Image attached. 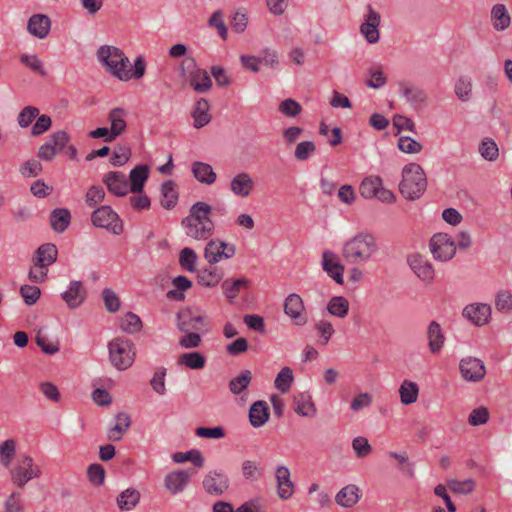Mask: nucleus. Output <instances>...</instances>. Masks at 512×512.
I'll use <instances>...</instances> for the list:
<instances>
[{"label": "nucleus", "mask_w": 512, "mask_h": 512, "mask_svg": "<svg viewBox=\"0 0 512 512\" xmlns=\"http://www.w3.org/2000/svg\"><path fill=\"white\" fill-rule=\"evenodd\" d=\"M277 494L280 499L287 500L294 494V483L291 481L290 470L286 466H278L275 471Z\"/></svg>", "instance_id": "23"}, {"label": "nucleus", "mask_w": 512, "mask_h": 512, "mask_svg": "<svg viewBox=\"0 0 512 512\" xmlns=\"http://www.w3.org/2000/svg\"><path fill=\"white\" fill-rule=\"evenodd\" d=\"M229 189L234 196L247 198L255 189V181L249 173L240 172L231 179Z\"/></svg>", "instance_id": "17"}, {"label": "nucleus", "mask_w": 512, "mask_h": 512, "mask_svg": "<svg viewBox=\"0 0 512 512\" xmlns=\"http://www.w3.org/2000/svg\"><path fill=\"white\" fill-rule=\"evenodd\" d=\"M294 381L293 371L290 367L286 366L277 374L274 385L281 393H287Z\"/></svg>", "instance_id": "46"}, {"label": "nucleus", "mask_w": 512, "mask_h": 512, "mask_svg": "<svg viewBox=\"0 0 512 512\" xmlns=\"http://www.w3.org/2000/svg\"><path fill=\"white\" fill-rule=\"evenodd\" d=\"M370 78L367 80V85L371 88H381L387 82V79L380 66L372 67L368 71Z\"/></svg>", "instance_id": "62"}, {"label": "nucleus", "mask_w": 512, "mask_h": 512, "mask_svg": "<svg viewBox=\"0 0 512 512\" xmlns=\"http://www.w3.org/2000/svg\"><path fill=\"white\" fill-rule=\"evenodd\" d=\"M228 485L229 481L227 476L217 471L209 472L203 480L204 489L207 493L212 495H221L227 490Z\"/></svg>", "instance_id": "25"}, {"label": "nucleus", "mask_w": 512, "mask_h": 512, "mask_svg": "<svg viewBox=\"0 0 512 512\" xmlns=\"http://www.w3.org/2000/svg\"><path fill=\"white\" fill-rule=\"evenodd\" d=\"M495 307L498 311L508 312L512 309V294L510 291L501 290L496 294Z\"/></svg>", "instance_id": "64"}, {"label": "nucleus", "mask_w": 512, "mask_h": 512, "mask_svg": "<svg viewBox=\"0 0 512 512\" xmlns=\"http://www.w3.org/2000/svg\"><path fill=\"white\" fill-rule=\"evenodd\" d=\"M430 252L437 261H450L456 254V244L446 233H437L429 242Z\"/></svg>", "instance_id": "9"}, {"label": "nucleus", "mask_w": 512, "mask_h": 512, "mask_svg": "<svg viewBox=\"0 0 512 512\" xmlns=\"http://www.w3.org/2000/svg\"><path fill=\"white\" fill-rule=\"evenodd\" d=\"M58 250L56 245L46 243L41 245L35 252L33 263H39L49 267L57 260Z\"/></svg>", "instance_id": "37"}, {"label": "nucleus", "mask_w": 512, "mask_h": 512, "mask_svg": "<svg viewBox=\"0 0 512 512\" xmlns=\"http://www.w3.org/2000/svg\"><path fill=\"white\" fill-rule=\"evenodd\" d=\"M212 207L206 202L198 201L194 203L187 217L182 220V226L185 234L195 240L209 239L215 229L214 222L211 219Z\"/></svg>", "instance_id": "2"}, {"label": "nucleus", "mask_w": 512, "mask_h": 512, "mask_svg": "<svg viewBox=\"0 0 512 512\" xmlns=\"http://www.w3.org/2000/svg\"><path fill=\"white\" fill-rule=\"evenodd\" d=\"M269 408L265 401H256L249 410L250 424L254 428L262 427L269 419Z\"/></svg>", "instance_id": "34"}, {"label": "nucleus", "mask_w": 512, "mask_h": 512, "mask_svg": "<svg viewBox=\"0 0 512 512\" xmlns=\"http://www.w3.org/2000/svg\"><path fill=\"white\" fill-rule=\"evenodd\" d=\"M96 56L105 71L119 81L138 80L145 75L146 62L142 56H137L132 65L126 54L112 45L100 46Z\"/></svg>", "instance_id": "1"}, {"label": "nucleus", "mask_w": 512, "mask_h": 512, "mask_svg": "<svg viewBox=\"0 0 512 512\" xmlns=\"http://www.w3.org/2000/svg\"><path fill=\"white\" fill-rule=\"evenodd\" d=\"M87 476L93 485L100 486L105 480V470L102 465L94 463L88 466Z\"/></svg>", "instance_id": "63"}, {"label": "nucleus", "mask_w": 512, "mask_h": 512, "mask_svg": "<svg viewBox=\"0 0 512 512\" xmlns=\"http://www.w3.org/2000/svg\"><path fill=\"white\" fill-rule=\"evenodd\" d=\"M172 459L175 463L192 462L196 467L201 468L204 464V458L199 450H190L187 452H176Z\"/></svg>", "instance_id": "50"}, {"label": "nucleus", "mask_w": 512, "mask_h": 512, "mask_svg": "<svg viewBox=\"0 0 512 512\" xmlns=\"http://www.w3.org/2000/svg\"><path fill=\"white\" fill-rule=\"evenodd\" d=\"M16 453V442L13 439L5 440L0 445V462L4 467H9Z\"/></svg>", "instance_id": "53"}, {"label": "nucleus", "mask_w": 512, "mask_h": 512, "mask_svg": "<svg viewBox=\"0 0 512 512\" xmlns=\"http://www.w3.org/2000/svg\"><path fill=\"white\" fill-rule=\"evenodd\" d=\"M190 86L198 93L207 92L212 86V80L207 71L195 67L188 76Z\"/></svg>", "instance_id": "29"}, {"label": "nucleus", "mask_w": 512, "mask_h": 512, "mask_svg": "<svg viewBox=\"0 0 512 512\" xmlns=\"http://www.w3.org/2000/svg\"><path fill=\"white\" fill-rule=\"evenodd\" d=\"M427 187L424 170L417 163H409L402 169V180L399 184L400 193L408 200L421 197Z\"/></svg>", "instance_id": "4"}, {"label": "nucleus", "mask_w": 512, "mask_h": 512, "mask_svg": "<svg viewBox=\"0 0 512 512\" xmlns=\"http://www.w3.org/2000/svg\"><path fill=\"white\" fill-rule=\"evenodd\" d=\"M105 191L101 186H91L85 195V202L89 207H95L104 200Z\"/></svg>", "instance_id": "61"}, {"label": "nucleus", "mask_w": 512, "mask_h": 512, "mask_svg": "<svg viewBox=\"0 0 512 512\" xmlns=\"http://www.w3.org/2000/svg\"><path fill=\"white\" fill-rule=\"evenodd\" d=\"M399 395L402 404H413L418 399L419 387L415 382L411 380H404L399 387Z\"/></svg>", "instance_id": "43"}, {"label": "nucleus", "mask_w": 512, "mask_h": 512, "mask_svg": "<svg viewBox=\"0 0 512 512\" xmlns=\"http://www.w3.org/2000/svg\"><path fill=\"white\" fill-rule=\"evenodd\" d=\"M381 15L371 5L366 7L360 33L369 44H375L380 39Z\"/></svg>", "instance_id": "10"}, {"label": "nucleus", "mask_w": 512, "mask_h": 512, "mask_svg": "<svg viewBox=\"0 0 512 512\" xmlns=\"http://www.w3.org/2000/svg\"><path fill=\"white\" fill-rule=\"evenodd\" d=\"M359 499V488L352 484L343 487L335 496L336 503L345 508L353 507Z\"/></svg>", "instance_id": "35"}, {"label": "nucleus", "mask_w": 512, "mask_h": 512, "mask_svg": "<svg viewBox=\"0 0 512 512\" xmlns=\"http://www.w3.org/2000/svg\"><path fill=\"white\" fill-rule=\"evenodd\" d=\"M161 205L165 209H172L178 201L177 186L174 181L167 180L161 186Z\"/></svg>", "instance_id": "41"}, {"label": "nucleus", "mask_w": 512, "mask_h": 512, "mask_svg": "<svg viewBox=\"0 0 512 512\" xmlns=\"http://www.w3.org/2000/svg\"><path fill=\"white\" fill-rule=\"evenodd\" d=\"M427 338L430 352L432 354L439 353L444 345L445 336L438 322L432 321L429 324L427 329Z\"/></svg>", "instance_id": "33"}, {"label": "nucleus", "mask_w": 512, "mask_h": 512, "mask_svg": "<svg viewBox=\"0 0 512 512\" xmlns=\"http://www.w3.org/2000/svg\"><path fill=\"white\" fill-rule=\"evenodd\" d=\"M463 316L477 326L485 325L491 317V307L484 303L467 305L463 309Z\"/></svg>", "instance_id": "22"}, {"label": "nucleus", "mask_w": 512, "mask_h": 512, "mask_svg": "<svg viewBox=\"0 0 512 512\" xmlns=\"http://www.w3.org/2000/svg\"><path fill=\"white\" fill-rule=\"evenodd\" d=\"M322 268L323 270L337 283L342 285L344 283L343 274L345 267L341 263L339 256L330 250H326L322 254Z\"/></svg>", "instance_id": "16"}, {"label": "nucleus", "mask_w": 512, "mask_h": 512, "mask_svg": "<svg viewBox=\"0 0 512 512\" xmlns=\"http://www.w3.org/2000/svg\"><path fill=\"white\" fill-rule=\"evenodd\" d=\"M407 263L413 273L424 283L431 284L435 279L432 263L423 255L414 253L408 256Z\"/></svg>", "instance_id": "13"}, {"label": "nucleus", "mask_w": 512, "mask_h": 512, "mask_svg": "<svg viewBox=\"0 0 512 512\" xmlns=\"http://www.w3.org/2000/svg\"><path fill=\"white\" fill-rule=\"evenodd\" d=\"M447 485L453 493L457 494H469L475 489V482L472 479L463 481L453 479L449 480Z\"/></svg>", "instance_id": "59"}, {"label": "nucleus", "mask_w": 512, "mask_h": 512, "mask_svg": "<svg viewBox=\"0 0 512 512\" xmlns=\"http://www.w3.org/2000/svg\"><path fill=\"white\" fill-rule=\"evenodd\" d=\"M177 363L192 370H200L205 367L206 358L200 352H188L181 354L178 357Z\"/></svg>", "instance_id": "42"}, {"label": "nucleus", "mask_w": 512, "mask_h": 512, "mask_svg": "<svg viewBox=\"0 0 512 512\" xmlns=\"http://www.w3.org/2000/svg\"><path fill=\"white\" fill-rule=\"evenodd\" d=\"M149 177V168L146 165H138L130 172V186L129 189L132 193H140L143 191L145 182Z\"/></svg>", "instance_id": "38"}, {"label": "nucleus", "mask_w": 512, "mask_h": 512, "mask_svg": "<svg viewBox=\"0 0 512 512\" xmlns=\"http://www.w3.org/2000/svg\"><path fill=\"white\" fill-rule=\"evenodd\" d=\"M208 25L217 29L219 36L226 40L227 38V27L224 22V16L221 10L215 11L208 20Z\"/></svg>", "instance_id": "60"}, {"label": "nucleus", "mask_w": 512, "mask_h": 512, "mask_svg": "<svg viewBox=\"0 0 512 512\" xmlns=\"http://www.w3.org/2000/svg\"><path fill=\"white\" fill-rule=\"evenodd\" d=\"M479 152L481 156L488 161L496 160L499 155L498 146L491 139H485L481 142Z\"/></svg>", "instance_id": "58"}, {"label": "nucleus", "mask_w": 512, "mask_h": 512, "mask_svg": "<svg viewBox=\"0 0 512 512\" xmlns=\"http://www.w3.org/2000/svg\"><path fill=\"white\" fill-rule=\"evenodd\" d=\"M140 500V493L136 489H126L117 497V505L122 511L132 510Z\"/></svg>", "instance_id": "44"}, {"label": "nucleus", "mask_w": 512, "mask_h": 512, "mask_svg": "<svg viewBox=\"0 0 512 512\" xmlns=\"http://www.w3.org/2000/svg\"><path fill=\"white\" fill-rule=\"evenodd\" d=\"M359 192L365 199L377 198L383 203H393L394 193L383 186V180L379 176H369L362 180Z\"/></svg>", "instance_id": "7"}, {"label": "nucleus", "mask_w": 512, "mask_h": 512, "mask_svg": "<svg viewBox=\"0 0 512 512\" xmlns=\"http://www.w3.org/2000/svg\"><path fill=\"white\" fill-rule=\"evenodd\" d=\"M92 224L95 227L103 228L114 235L123 232V224L118 214L110 206H101L91 215Z\"/></svg>", "instance_id": "8"}, {"label": "nucleus", "mask_w": 512, "mask_h": 512, "mask_svg": "<svg viewBox=\"0 0 512 512\" xmlns=\"http://www.w3.org/2000/svg\"><path fill=\"white\" fill-rule=\"evenodd\" d=\"M205 325V317L190 309H184L177 314V327L182 332L201 330Z\"/></svg>", "instance_id": "19"}, {"label": "nucleus", "mask_w": 512, "mask_h": 512, "mask_svg": "<svg viewBox=\"0 0 512 512\" xmlns=\"http://www.w3.org/2000/svg\"><path fill=\"white\" fill-rule=\"evenodd\" d=\"M131 424L130 417L126 413H119L115 417V424L108 432V439L111 441L121 440L124 433L129 429Z\"/></svg>", "instance_id": "40"}, {"label": "nucleus", "mask_w": 512, "mask_h": 512, "mask_svg": "<svg viewBox=\"0 0 512 512\" xmlns=\"http://www.w3.org/2000/svg\"><path fill=\"white\" fill-rule=\"evenodd\" d=\"M492 18L494 21V28L497 30H504L510 24V16L504 5L497 4L492 8Z\"/></svg>", "instance_id": "51"}, {"label": "nucleus", "mask_w": 512, "mask_h": 512, "mask_svg": "<svg viewBox=\"0 0 512 512\" xmlns=\"http://www.w3.org/2000/svg\"><path fill=\"white\" fill-rule=\"evenodd\" d=\"M70 141V136L66 131L60 130L53 133L49 140L40 146L38 157L45 161L52 160L58 152L64 150Z\"/></svg>", "instance_id": "12"}, {"label": "nucleus", "mask_w": 512, "mask_h": 512, "mask_svg": "<svg viewBox=\"0 0 512 512\" xmlns=\"http://www.w3.org/2000/svg\"><path fill=\"white\" fill-rule=\"evenodd\" d=\"M459 370L463 379L468 382H480L486 375L483 361L475 357L463 358Z\"/></svg>", "instance_id": "15"}, {"label": "nucleus", "mask_w": 512, "mask_h": 512, "mask_svg": "<svg viewBox=\"0 0 512 512\" xmlns=\"http://www.w3.org/2000/svg\"><path fill=\"white\" fill-rule=\"evenodd\" d=\"M128 111L123 107H115L108 113L110 123V139H115L123 134L127 128Z\"/></svg>", "instance_id": "24"}, {"label": "nucleus", "mask_w": 512, "mask_h": 512, "mask_svg": "<svg viewBox=\"0 0 512 512\" xmlns=\"http://www.w3.org/2000/svg\"><path fill=\"white\" fill-rule=\"evenodd\" d=\"M236 253L234 244L224 242L220 239H211L204 249V258L209 264H216L223 259H230Z\"/></svg>", "instance_id": "11"}, {"label": "nucleus", "mask_w": 512, "mask_h": 512, "mask_svg": "<svg viewBox=\"0 0 512 512\" xmlns=\"http://www.w3.org/2000/svg\"><path fill=\"white\" fill-rule=\"evenodd\" d=\"M252 380V373L249 370L242 371L238 376L229 382V390L232 394L238 395L247 389Z\"/></svg>", "instance_id": "47"}, {"label": "nucleus", "mask_w": 512, "mask_h": 512, "mask_svg": "<svg viewBox=\"0 0 512 512\" xmlns=\"http://www.w3.org/2000/svg\"><path fill=\"white\" fill-rule=\"evenodd\" d=\"M454 92L459 100L467 102L472 97V82L466 76L459 77L454 85Z\"/></svg>", "instance_id": "48"}, {"label": "nucleus", "mask_w": 512, "mask_h": 512, "mask_svg": "<svg viewBox=\"0 0 512 512\" xmlns=\"http://www.w3.org/2000/svg\"><path fill=\"white\" fill-rule=\"evenodd\" d=\"M191 172L195 179L202 184L213 185L216 182L217 175L208 163L202 161L193 162Z\"/></svg>", "instance_id": "28"}, {"label": "nucleus", "mask_w": 512, "mask_h": 512, "mask_svg": "<svg viewBox=\"0 0 512 512\" xmlns=\"http://www.w3.org/2000/svg\"><path fill=\"white\" fill-rule=\"evenodd\" d=\"M293 404L294 411L302 417H314L317 413L316 405L308 392H301L295 395Z\"/></svg>", "instance_id": "27"}, {"label": "nucleus", "mask_w": 512, "mask_h": 512, "mask_svg": "<svg viewBox=\"0 0 512 512\" xmlns=\"http://www.w3.org/2000/svg\"><path fill=\"white\" fill-rule=\"evenodd\" d=\"M51 19L46 14H33L27 21V31L38 39H45L51 30Z\"/></svg>", "instance_id": "20"}, {"label": "nucleus", "mask_w": 512, "mask_h": 512, "mask_svg": "<svg viewBox=\"0 0 512 512\" xmlns=\"http://www.w3.org/2000/svg\"><path fill=\"white\" fill-rule=\"evenodd\" d=\"M142 322L134 313H127L120 320V329L127 333H135L141 329Z\"/></svg>", "instance_id": "55"}, {"label": "nucleus", "mask_w": 512, "mask_h": 512, "mask_svg": "<svg viewBox=\"0 0 512 512\" xmlns=\"http://www.w3.org/2000/svg\"><path fill=\"white\" fill-rule=\"evenodd\" d=\"M224 273L221 268L216 266H209L202 268L197 273V281L200 285L205 287H215L223 279Z\"/></svg>", "instance_id": "30"}, {"label": "nucleus", "mask_w": 512, "mask_h": 512, "mask_svg": "<svg viewBox=\"0 0 512 512\" xmlns=\"http://www.w3.org/2000/svg\"><path fill=\"white\" fill-rule=\"evenodd\" d=\"M71 222L70 211L66 208H57L51 212L50 224L54 231L64 232Z\"/></svg>", "instance_id": "39"}, {"label": "nucleus", "mask_w": 512, "mask_h": 512, "mask_svg": "<svg viewBox=\"0 0 512 512\" xmlns=\"http://www.w3.org/2000/svg\"><path fill=\"white\" fill-rule=\"evenodd\" d=\"M284 313L297 326H304L308 321L303 299L296 293H291L285 298Z\"/></svg>", "instance_id": "14"}, {"label": "nucleus", "mask_w": 512, "mask_h": 512, "mask_svg": "<svg viewBox=\"0 0 512 512\" xmlns=\"http://www.w3.org/2000/svg\"><path fill=\"white\" fill-rule=\"evenodd\" d=\"M209 111L210 105L206 99L201 98L196 102L194 109L192 111V118L194 120L193 125L195 128H202L211 121L212 117Z\"/></svg>", "instance_id": "36"}, {"label": "nucleus", "mask_w": 512, "mask_h": 512, "mask_svg": "<svg viewBox=\"0 0 512 512\" xmlns=\"http://www.w3.org/2000/svg\"><path fill=\"white\" fill-rule=\"evenodd\" d=\"M379 246L376 237L368 232H359L343 244L341 253L349 264H365L378 253Z\"/></svg>", "instance_id": "3"}, {"label": "nucleus", "mask_w": 512, "mask_h": 512, "mask_svg": "<svg viewBox=\"0 0 512 512\" xmlns=\"http://www.w3.org/2000/svg\"><path fill=\"white\" fill-rule=\"evenodd\" d=\"M85 289L81 282L71 281L68 290L62 293V299L69 308L78 307L85 299Z\"/></svg>", "instance_id": "31"}, {"label": "nucleus", "mask_w": 512, "mask_h": 512, "mask_svg": "<svg viewBox=\"0 0 512 512\" xmlns=\"http://www.w3.org/2000/svg\"><path fill=\"white\" fill-rule=\"evenodd\" d=\"M315 329L317 330L320 338V344L327 345L330 339L332 338L335 330L333 325L328 320H319L315 324Z\"/></svg>", "instance_id": "56"}, {"label": "nucleus", "mask_w": 512, "mask_h": 512, "mask_svg": "<svg viewBox=\"0 0 512 512\" xmlns=\"http://www.w3.org/2000/svg\"><path fill=\"white\" fill-rule=\"evenodd\" d=\"M316 152V144L313 141L299 142L294 151V157L297 161L304 162L310 159Z\"/></svg>", "instance_id": "52"}, {"label": "nucleus", "mask_w": 512, "mask_h": 512, "mask_svg": "<svg viewBox=\"0 0 512 512\" xmlns=\"http://www.w3.org/2000/svg\"><path fill=\"white\" fill-rule=\"evenodd\" d=\"M249 285L250 282L246 278L226 279L223 281L221 288L228 301L233 303L240 292L248 289Z\"/></svg>", "instance_id": "32"}, {"label": "nucleus", "mask_w": 512, "mask_h": 512, "mask_svg": "<svg viewBox=\"0 0 512 512\" xmlns=\"http://www.w3.org/2000/svg\"><path fill=\"white\" fill-rule=\"evenodd\" d=\"M103 183L108 191L117 196H125L129 192V184L127 177L120 171H110L103 177Z\"/></svg>", "instance_id": "18"}, {"label": "nucleus", "mask_w": 512, "mask_h": 512, "mask_svg": "<svg viewBox=\"0 0 512 512\" xmlns=\"http://www.w3.org/2000/svg\"><path fill=\"white\" fill-rule=\"evenodd\" d=\"M5 512H22L24 510L22 493L13 491L5 500Z\"/></svg>", "instance_id": "57"}, {"label": "nucleus", "mask_w": 512, "mask_h": 512, "mask_svg": "<svg viewBox=\"0 0 512 512\" xmlns=\"http://www.w3.org/2000/svg\"><path fill=\"white\" fill-rule=\"evenodd\" d=\"M193 474L194 472L189 470L173 471L166 475L164 480L165 487L172 494L180 493L185 489Z\"/></svg>", "instance_id": "26"}, {"label": "nucleus", "mask_w": 512, "mask_h": 512, "mask_svg": "<svg viewBox=\"0 0 512 512\" xmlns=\"http://www.w3.org/2000/svg\"><path fill=\"white\" fill-rule=\"evenodd\" d=\"M198 256L192 248L185 247L180 251L179 264L181 268L188 272H195Z\"/></svg>", "instance_id": "49"}, {"label": "nucleus", "mask_w": 512, "mask_h": 512, "mask_svg": "<svg viewBox=\"0 0 512 512\" xmlns=\"http://www.w3.org/2000/svg\"><path fill=\"white\" fill-rule=\"evenodd\" d=\"M398 149L406 154H417L423 149V145L408 136H400L397 141Z\"/></svg>", "instance_id": "54"}, {"label": "nucleus", "mask_w": 512, "mask_h": 512, "mask_svg": "<svg viewBox=\"0 0 512 512\" xmlns=\"http://www.w3.org/2000/svg\"><path fill=\"white\" fill-rule=\"evenodd\" d=\"M109 358L118 370L128 369L134 362L135 350L131 340L115 338L108 344Z\"/></svg>", "instance_id": "6"}, {"label": "nucleus", "mask_w": 512, "mask_h": 512, "mask_svg": "<svg viewBox=\"0 0 512 512\" xmlns=\"http://www.w3.org/2000/svg\"><path fill=\"white\" fill-rule=\"evenodd\" d=\"M9 472L11 482L18 488H24L29 481L38 479L42 475L40 466L26 454H22L16 459Z\"/></svg>", "instance_id": "5"}, {"label": "nucleus", "mask_w": 512, "mask_h": 512, "mask_svg": "<svg viewBox=\"0 0 512 512\" xmlns=\"http://www.w3.org/2000/svg\"><path fill=\"white\" fill-rule=\"evenodd\" d=\"M400 94L406 99V101L414 108H423L428 100L427 93L421 87L401 83L399 86Z\"/></svg>", "instance_id": "21"}, {"label": "nucleus", "mask_w": 512, "mask_h": 512, "mask_svg": "<svg viewBox=\"0 0 512 512\" xmlns=\"http://www.w3.org/2000/svg\"><path fill=\"white\" fill-rule=\"evenodd\" d=\"M327 310L332 316L345 318L349 312V301L343 296H334L327 303Z\"/></svg>", "instance_id": "45"}]
</instances>
